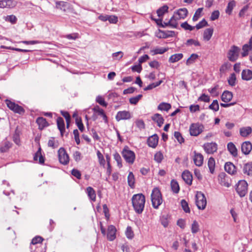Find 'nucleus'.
<instances>
[{"label":"nucleus","instance_id":"f257e3e1","mask_svg":"<svg viewBox=\"0 0 252 252\" xmlns=\"http://www.w3.org/2000/svg\"><path fill=\"white\" fill-rule=\"evenodd\" d=\"M131 200L132 206L135 212L138 214H141L145 207V196L141 193L134 194Z\"/></svg>","mask_w":252,"mask_h":252},{"label":"nucleus","instance_id":"f03ea898","mask_svg":"<svg viewBox=\"0 0 252 252\" xmlns=\"http://www.w3.org/2000/svg\"><path fill=\"white\" fill-rule=\"evenodd\" d=\"M152 205L155 209H158L162 202L161 194L158 188H155L151 194Z\"/></svg>","mask_w":252,"mask_h":252},{"label":"nucleus","instance_id":"7ed1b4c3","mask_svg":"<svg viewBox=\"0 0 252 252\" xmlns=\"http://www.w3.org/2000/svg\"><path fill=\"white\" fill-rule=\"evenodd\" d=\"M195 203L199 210H203L206 208L207 200L205 195L201 191H197Z\"/></svg>","mask_w":252,"mask_h":252},{"label":"nucleus","instance_id":"20e7f679","mask_svg":"<svg viewBox=\"0 0 252 252\" xmlns=\"http://www.w3.org/2000/svg\"><path fill=\"white\" fill-rule=\"evenodd\" d=\"M122 155L125 160L129 164H132L135 160V156L134 153L129 150L127 148H125L122 151Z\"/></svg>","mask_w":252,"mask_h":252},{"label":"nucleus","instance_id":"39448f33","mask_svg":"<svg viewBox=\"0 0 252 252\" xmlns=\"http://www.w3.org/2000/svg\"><path fill=\"white\" fill-rule=\"evenodd\" d=\"M240 49L235 45L231 46L227 53V58L229 61L235 62L238 58Z\"/></svg>","mask_w":252,"mask_h":252},{"label":"nucleus","instance_id":"423d86ee","mask_svg":"<svg viewBox=\"0 0 252 252\" xmlns=\"http://www.w3.org/2000/svg\"><path fill=\"white\" fill-rule=\"evenodd\" d=\"M236 189L240 197L245 196L248 192V184L246 181L245 180L240 181L238 183Z\"/></svg>","mask_w":252,"mask_h":252},{"label":"nucleus","instance_id":"0eeeda50","mask_svg":"<svg viewBox=\"0 0 252 252\" xmlns=\"http://www.w3.org/2000/svg\"><path fill=\"white\" fill-rule=\"evenodd\" d=\"M204 126L199 123L192 124L189 127V132L191 135L196 136L203 130Z\"/></svg>","mask_w":252,"mask_h":252},{"label":"nucleus","instance_id":"6e6552de","mask_svg":"<svg viewBox=\"0 0 252 252\" xmlns=\"http://www.w3.org/2000/svg\"><path fill=\"white\" fill-rule=\"evenodd\" d=\"M58 158L60 162L62 164L66 165L68 163L69 156L63 148H60L58 150Z\"/></svg>","mask_w":252,"mask_h":252},{"label":"nucleus","instance_id":"1a4fd4ad","mask_svg":"<svg viewBox=\"0 0 252 252\" xmlns=\"http://www.w3.org/2000/svg\"><path fill=\"white\" fill-rule=\"evenodd\" d=\"M203 148L205 151L209 154H213L217 150V145L215 143H207L204 144Z\"/></svg>","mask_w":252,"mask_h":252},{"label":"nucleus","instance_id":"9d476101","mask_svg":"<svg viewBox=\"0 0 252 252\" xmlns=\"http://www.w3.org/2000/svg\"><path fill=\"white\" fill-rule=\"evenodd\" d=\"M131 117V114L129 111H119L116 116V120L117 121H120L123 120H128L130 119Z\"/></svg>","mask_w":252,"mask_h":252},{"label":"nucleus","instance_id":"9b49d317","mask_svg":"<svg viewBox=\"0 0 252 252\" xmlns=\"http://www.w3.org/2000/svg\"><path fill=\"white\" fill-rule=\"evenodd\" d=\"M193 160L194 164L197 166H201L203 162L204 158L203 155L196 151L193 152Z\"/></svg>","mask_w":252,"mask_h":252},{"label":"nucleus","instance_id":"f8f14e48","mask_svg":"<svg viewBox=\"0 0 252 252\" xmlns=\"http://www.w3.org/2000/svg\"><path fill=\"white\" fill-rule=\"evenodd\" d=\"M252 150V145L249 141H246L242 143L241 145V151L245 155L250 154Z\"/></svg>","mask_w":252,"mask_h":252},{"label":"nucleus","instance_id":"ddd939ff","mask_svg":"<svg viewBox=\"0 0 252 252\" xmlns=\"http://www.w3.org/2000/svg\"><path fill=\"white\" fill-rule=\"evenodd\" d=\"M158 141V137L157 134H154L148 139L147 143L149 147L155 148L157 147Z\"/></svg>","mask_w":252,"mask_h":252},{"label":"nucleus","instance_id":"4468645a","mask_svg":"<svg viewBox=\"0 0 252 252\" xmlns=\"http://www.w3.org/2000/svg\"><path fill=\"white\" fill-rule=\"evenodd\" d=\"M188 13V10L186 8H180L174 12V14L178 20L184 19Z\"/></svg>","mask_w":252,"mask_h":252},{"label":"nucleus","instance_id":"2eb2a0df","mask_svg":"<svg viewBox=\"0 0 252 252\" xmlns=\"http://www.w3.org/2000/svg\"><path fill=\"white\" fill-rule=\"evenodd\" d=\"M116 229L113 225H110L108 228L107 238L109 241H113L116 238Z\"/></svg>","mask_w":252,"mask_h":252},{"label":"nucleus","instance_id":"dca6fc26","mask_svg":"<svg viewBox=\"0 0 252 252\" xmlns=\"http://www.w3.org/2000/svg\"><path fill=\"white\" fill-rule=\"evenodd\" d=\"M224 169L226 172L233 175L236 172L235 165L231 162H227L224 165Z\"/></svg>","mask_w":252,"mask_h":252},{"label":"nucleus","instance_id":"f3484780","mask_svg":"<svg viewBox=\"0 0 252 252\" xmlns=\"http://www.w3.org/2000/svg\"><path fill=\"white\" fill-rule=\"evenodd\" d=\"M182 178L185 182L188 185H190L192 184V176L191 174L188 171H185L182 173Z\"/></svg>","mask_w":252,"mask_h":252},{"label":"nucleus","instance_id":"a211bd4d","mask_svg":"<svg viewBox=\"0 0 252 252\" xmlns=\"http://www.w3.org/2000/svg\"><path fill=\"white\" fill-rule=\"evenodd\" d=\"M152 119L155 122H156L159 127H160L163 124L164 119L162 116L158 113L154 114L152 117Z\"/></svg>","mask_w":252,"mask_h":252},{"label":"nucleus","instance_id":"6ab92c4d","mask_svg":"<svg viewBox=\"0 0 252 252\" xmlns=\"http://www.w3.org/2000/svg\"><path fill=\"white\" fill-rule=\"evenodd\" d=\"M242 79L249 81L252 79V71L250 69L243 70L242 72Z\"/></svg>","mask_w":252,"mask_h":252},{"label":"nucleus","instance_id":"aec40b11","mask_svg":"<svg viewBox=\"0 0 252 252\" xmlns=\"http://www.w3.org/2000/svg\"><path fill=\"white\" fill-rule=\"evenodd\" d=\"M252 132V128L250 126L243 127L240 128V134L242 137H247Z\"/></svg>","mask_w":252,"mask_h":252},{"label":"nucleus","instance_id":"412c9836","mask_svg":"<svg viewBox=\"0 0 252 252\" xmlns=\"http://www.w3.org/2000/svg\"><path fill=\"white\" fill-rule=\"evenodd\" d=\"M227 149L233 157H235L237 156V149L235 145L232 142H229L227 144Z\"/></svg>","mask_w":252,"mask_h":252},{"label":"nucleus","instance_id":"4be33fe9","mask_svg":"<svg viewBox=\"0 0 252 252\" xmlns=\"http://www.w3.org/2000/svg\"><path fill=\"white\" fill-rule=\"evenodd\" d=\"M243 171L244 174L252 176V162L245 164L244 165Z\"/></svg>","mask_w":252,"mask_h":252},{"label":"nucleus","instance_id":"5701e85b","mask_svg":"<svg viewBox=\"0 0 252 252\" xmlns=\"http://www.w3.org/2000/svg\"><path fill=\"white\" fill-rule=\"evenodd\" d=\"M233 97L232 94L229 91H224L221 96V100L224 102H228Z\"/></svg>","mask_w":252,"mask_h":252},{"label":"nucleus","instance_id":"b1692460","mask_svg":"<svg viewBox=\"0 0 252 252\" xmlns=\"http://www.w3.org/2000/svg\"><path fill=\"white\" fill-rule=\"evenodd\" d=\"M183 58V54L182 53H178L172 55L169 58V62L170 63H174L181 60Z\"/></svg>","mask_w":252,"mask_h":252},{"label":"nucleus","instance_id":"393cba45","mask_svg":"<svg viewBox=\"0 0 252 252\" xmlns=\"http://www.w3.org/2000/svg\"><path fill=\"white\" fill-rule=\"evenodd\" d=\"M36 121L39 126V129H42L48 126V124L46 119L43 117H38Z\"/></svg>","mask_w":252,"mask_h":252},{"label":"nucleus","instance_id":"a878e982","mask_svg":"<svg viewBox=\"0 0 252 252\" xmlns=\"http://www.w3.org/2000/svg\"><path fill=\"white\" fill-rule=\"evenodd\" d=\"M213 33V29L212 28H208L206 29L203 33V39L205 41H209Z\"/></svg>","mask_w":252,"mask_h":252},{"label":"nucleus","instance_id":"bb28decb","mask_svg":"<svg viewBox=\"0 0 252 252\" xmlns=\"http://www.w3.org/2000/svg\"><path fill=\"white\" fill-rule=\"evenodd\" d=\"M57 123L58 127L61 132V135H63V132L65 129L64 120L62 118L59 117L57 119Z\"/></svg>","mask_w":252,"mask_h":252},{"label":"nucleus","instance_id":"cd10ccee","mask_svg":"<svg viewBox=\"0 0 252 252\" xmlns=\"http://www.w3.org/2000/svg\"><path fill=\"white\" fill-rule=\"evenodd\" d=\"M68 4L66 2L63 1H57L56 2V7L63 11H65L68 7Z\"/></svg>","mask_w":252,"mask_h":252},{"label":"nucleus","instance_id":"c85d7f7f","mask_svg":"<svg viewBox=\"0 0 252 252\" xmlns=\"http://www.w3.org/2000/svg\"><path fill=\"white\" fill-rule=\"evenodd\" d=\"M87 193L89 198L93 201H94L96 198V194L95 190L91 187H89L86 189Z\"/></svg>","mask_w":252,"mask_h":252},{"label":"nucleus","instance_id":"c756f323","mask_svg":"<svg viewBox=\"0 0 252 252\" xmlns=\"http://www.w3.org/2000/svg\"><path fill=\"white\" fill-rule=\"evenodd\" d=\"M33 159L35 161H37L38 159L39 163L40 164H42L44 162V159L43 157L41 155L40 148H39L38 150L35 154L33 157Z\"/></svg>","mask_w":252,"mask_h":252},{"label":"nucleus","instance_id":"7c9ffc66","mask_svg":"<svg viewBox=\"0 0 252 252\" xmlns=\"http://www.w3.org/2000/svg\"><path fill=\"white\" fill-rule=\"evenodd\" d=\"M190 228L191 233L193 234H196L199 231L200 226L198 222L196 220L193 221L191 225Z\"/></svg>","mask_w":252,"mask_h":252},{"label":"nucleus","instance_id":"2f4dec72","mask_svg":"<svg viewBox=\"0 0 252 252\" xmlns=\"http://www.w3.org/2000/svg\"><path fill=\"white\" fill-rule=\"evenodd\" d=\"M236 5V2L234 0H231L227 4L226 8L225 9V12L228 15H231L232 10Z\"/></svg>","mask_w":252,"mask_h":252},{"label":"nucleus","instance_id":"473e14b6","mask_svg":"<svg viewBox=\"0 0 252 252\" xmlns=\"http://www.w3.org/2000/svg\"><path fill=\"white\" fill-rule=\"evenodd\" d=\"M198 56L196 54H192L187 59L186 62L187 65L189 66L193 64L198 59Z\"/></svg>","mask_w":252,"mask_h":252},{"label":"nucleus","instance_id":"72a5a7b5","mask_svg":"<svg viewBox=\"0 0 252 252\" xmlns=\"http://www.w3.org/2000/svg\"><path fill=\"white\" fill-rule=\"evenodd\" d=\"M168 50V48L156 47L151 50L153 55L162 54Z\"/></svg>","mask_w":252,"mask_h":252},{"label":"nucleus","instance_id":"f704fd0d","mask_svg":"<svg viewBox=\"0 0 252 252\" xmlns=\"http://www.w3.org/2000/svg\"><path fill=\"white\" fill-rule=\"evenodd\" d=\"M178 19L177 18L176 15L174 14L173 16L171 18L170 20L168 22V24H169V26L173 28H176L178 26Z\"/></svg>","mask_w":252,"mask_h":252},{"label":"nucleus","instance_id":"c9c22d12","mask_svg":"<svg viewBox=\"0 0 252 252\" xmlns=\"http://www.w3.org/2000/svg\"><path fill=\"white\" fill-rule=\"evenodd\" d=\"M208 166L209 168L210 173L213 174L215 171V161L214 158H209L208 161Z\"/></svg>","mask_w":252,"mask_h":252},{"label":"nucleus","instance_id":"e433bc0d","mask_svg":"<svg viewBox=\"0 0 252 252\" xmlns=\"http://www.w3.org/2000/svg\"><path fill=\"white\" fill-rule=\"evenodd\" d=\"M168 7L166 5L160 7L157 11L158 16L159 18L162 17L165 12L168 11Z\"/></svg>","mask_w":252,"mask_h":252},{"label":"nucleus","instance_id":"4c0bfd02","mask_svg":"<svg viewBox=\"0 0 252 252\" xmlns=\"http://www.w3.org/2000/svg\"><path fill=\"white\" fill-rule=\"evenodd\" d=\"M43 239L40 236H36L33 238L32 241V245L31 246V249L32 250L34 248L35 249V245L40 243L42 242Z\"/></svg>","mask_w":252,"mask_h":252},{"label":"nucleus","instance_id":"58836bf2","mask_svg":"<svg viewBox=\"0 0 252 252\" xmlns=\"http://www.w3.org/2000/svg\"><path fill=\"white\" fill-rule=\"evenodd\" d=\"M59 142L55 139L54 138L51 137L48 141V146L53 149L57 148L59 146Z\"/></svg>","mask_w":252,"mask_h":252},{"label":"nucleus","instance_id":"ea45409f","mask_svg":"<svg viewBox=\"0 0 252 252\" xmlns=\"http://www.w3.org/2000/svg\"><path fill=\"white\" fill-rule=\"evenodd\" d=\"M171 108V106L169 103L162 102L159 104L158 109L161 111H168Z\"/></svg>","mask_w":252,"mask_h":252},{"label":"nucleus","instance_id":"a19ab883","mask_svg":"<svg viewBox=\"0 0 252 252\" xmlns=\"http://www.w3.org/2000/svg\"><path fill=\"white\" fill-rule=\"evenodd\" d=\"M171 187L172 190L175 193H177L179 192L180 188L178 182L174 180H172L171 182Z\"/></svg>","mask_w":252,"mask_h":252},{"label":"nucleus","instance_id":"79ce46f5","mask_svg":"<svg viewBox=\"0 0 252 252\" xmlns=\"http://www.w3.org/2000/svg\"><path fill=\"white\" fill-rule=\"evenodd\" d=\"M252 49V47L248 45V44H245L242 48L243 52L242 55L243 57L247 56L248 55L249 52Z\"/></svg>","mask_w":252,"mask_h":252},{"label":"nucleus","instance_id":"37998d69","mask_svg":"<svg viewBox=\"0 0 252 252\" xmlns=\"http://www.w3.org/2000/svg\"><path fill=\"white\" fill-rule=\"evenodd\" d=\"M236 77L235 73H231L228 78V83L231 86H234L236 84Z\"/></svg>","mask_w":252,"mask_h":252},{"label":"nucleus","instance_id":"c03bdc74","mask_svg":"<svg viewBox=\"0 0 252 252\" xmlns=\"http://www.w3.org/2000/svg\"><path fill=\"white\" fill-rule=\"evenodd\" d=\"M5 21L9 22L11 24H15L17 22V19L16 17L13 15H7L3 17Z\"/></svg>","mask_w":252,"mask_h":252},{"label":"nucleus","instance_id":"a18cd8bd","mask_svg":"<svg viewBox=\"0 0 252 252\" xmlns=\"http://www.w3.org/2000/svg\"><path fill=\"white\" fill-rule=\"evenodd\" d=\"M134 177L132 172H130L127 177V181L128 185L132 188L134 187Z\"/></svg>","mask_w":252,"mask_h":252},{"label":"nucleus","instance_id":"49530a36","mask_svg":"<svg viewBox=\"0 0 252 252\" xmlns=\"http://www.w3.org/2000/svg\"><path fill=\"white\" fill-rule=\"evenodd\" d=\"M97 156L98 158V161L100 165H102L103 167H104L105 165V160L103 155L100 153L99 151H97Z\"/></svg>","mask_w":252,"mask_h":252},{"label":"nucleus","instance_id":"de8ad7c7","mask_svg":"<svg viewBox=\"0 0 252 252\" xmlns=\"http://www.w3.org/2000/svg\"><path fill=\"white\" fill-rule=\"evenodd\" d=\"M5 0V8H13L15 7L17 2L13 0Z\"/></svg>","mask_w":252,"mask_h":252},{"label":"nucleus","instance_id":"09e8293b","mask_svg":"<svg viewBox=\"0 0 252 252\" xmlns=\"http://www.w3.org/2000/svg\"><path fill=\"white\" fill-rule=\"evenodd\" d=\"M162 82V80H160L158 82L156 83H153L150 85H149L147 87L144 89V91H148L150 90H152L158 86H159Z\"/></svg>","mask_w":252,"mask_h":252},{"label":"nucleus","instance_id":"8fccbe9b","mask_svg":"<svg viewBox=\"0 0 252 252\" xmlns=\"http://www.w3.org/2000/svg\"><path fill=\"white\" fill-rule=\"evenodd\" d=\"M181 206L186 213H189L190 209L189 207L188 203L185 199H182L181 201Z\"/></svg>","mask_w":252,"mask_h":252},{"label":"nucleus","instance_id":"3c124183","mask_svg":"<svg viewBox=\"0 0 252 252\" xmlns=\"http://www.w3.org/2000/svg\"><path fill=\"white\" fill-rule=\"evenodd\" d=\"M12 110L15 113H17L19 114H24L25 112V110L23 109V108L19 106L17 104H16L15 106L14 107L13 109Z\"/></svg>","mask_w":252,"mask_h":252},{"label":"nucleus","instance_id":"603ef678","mask_svg":"<svg viewBox=\"0 0 252 252\" xmlns=\"http://www.w3.org/2000/svg\"><path fill=\"white\" fill-rule=\"evenodd\" d=\"M163 158V156L160 152L156 153L154 156V159L158 163H160Z\"/></svg>","mask_w":252,"mask_h":252},{"label":"nucleus","instance_id":"864d4df0","mask_svg":"<svg viewBox=\"0 0 252 252\" xmlns=\"http://www.w3.org/2000/svg\"><path fill=\"white\" fill-rule=\"evenodd\" d=\"M114 158L117 161L118 166L120 168L122 166V158L119 153L116 152L113 155Z\"/></svg>","mask_w":252,"mask_h":252},{"label":"nucleus","instance_id":"5fc2aeb1","mask_svg":"<svg viewBox=\"0 0 252 252\" xmlns=\"http://www.w3.org/2000/svg\"><path fill=\"white\" fill-rule=\"evenodd\" d=\"M142 97V94H139L135 97H131L129 99V102L131 104H136L139 100Z\"/></svg>","mask_w":252,"mask_h":252},{"label":"nucleus","instance_id":"6e6d98bb","mask_svg":"<svg viewBox=\"0 0 252 252\" xmlns=\"http://www.w3.org/2000/svg\"><path fill=\"white\" fill-rule=\"evenodd\" d=\"M209 108L215 111H217L219 109V105L217 100H213L212 104L209 106Z\"/></svg>","mask_w":252,"mask_h":252},{"label":"nucleus","instance_id":"4d7b16f0","mask_svg":"<svg viewBox=\"0 0 252 252\" xmlns=\"http://www.w3.org/2000/svg\"><path fill=\"white\" fill-rule=\"evenodd\" d=\"M11 146V144L9 142L5 141L4 146L0 147V151L2 153L5 152L9 149Z\"/></svg>","mask_w":252,"mask_h":252},{"label":"nucleus","instance_id":"13d9d810","mask_svg":"<svg viewBox=\"0 0 252 252\" xmlns=\"http://www.w3.org/2000/svg\"><path fill=\"white\" fill-rule=\"evenodd\" d=\"M203 10V8H199L195 12L193 17L192 18V20L193 21H196L200 17L201 13Z\"/></svg>","mask_w":252,"mask_h":252},{"label":"nucleus","instance_id":"bf43d9fd","mask_svg":"<svg viewBox=\"0 0 252 252\" xmlns=\"http://www.w3.org/2000/svg\"><path fill=\"white\" fill-rule=\"evenodd\" d=\"M96 101L103 106L106 107L107 105V103L105 101L104 99L101 96H97L96 98Z\"/></svg>","mask_w":252,"mask_h":252},{"label":"nucleus","instance_id":"052dcab7","mask_svg":"<svg viewBox=\"0 0 252 252\" xmlns=\"http://www.w3.org/2000/svg\"><path fill=\"white\" fill-rule=\"evenodd\" d=\"M136 126L140 129H144L145 128V123L142 120H137L135 121Z\"/></svg>","mask_w":252,"mask_h":252},{"label":"nucleus","instance_id":"680f3d73","mask_svg":"<svg viewBox=\"0 0 252 252\" xmlns=\"http://www.w3.org/2000/svg\"><path fill=\"white\" fill-rule=\"evenodd\" d=\"M174 137L180 143H182L184 142V139L179 132L175 131L174 132Z\"/></svg>","mask_w":252,"mask_h":252},{"label":"nucleus","instance_id":"e2e57ef3","mask_svg":"<svg viewBox=\"0 0 252 252\" xmlns=\"http://www.w3.org/2000/svg\"><path fill=\"white\" fill-rule=\"evenodd\" d=\"M181 27L185 30H189L190 31H192L194 28V27L189 25L187 22L183 23L181 25Z\"/></svg>","mask_w":252,"mask_h":252},{"label":"nucleus","instance_id":"0e129e2a","mask_svg":"<svg viewBox=\"0 0 252 252\" xmlns=\"http://www.w3.org/2000/svg\"><path fill=\"white\" fill-rule=\"evenodd\" d=\"M220 16V12L219 10L214 11L211 15L210 19L211 21H215L218 19Z\"/></svg>","mask_w":252,"mask_h":252},{"label":"nucleus","instance_id":"69168bd1","mask_svg":"<svg viewBox=\"0 0 252 252\" xmlns=\"http://www.w3.org/2000/svg\"><path fill=\"white\" fill-rule=\"evenodd\" d=\"M126 235L127 238L131 239L133 237V233L131 227L128 226L126 228Z\"/></svg>","mask_w":252,"mask_h":252},{"label":"nucleus","instance_id":"338daca9","mask_svg":"<svg viewBox=\"0 0 252 252\" xmlns=\"http://www.w3.org/2000/svg\"><path fill=\"white\" fill-rule=\"evenodd\" d=\"M207 22L205 19H203L196 25L195 27L197 30H199L207 26Z\"/></svg>","mask_w":252,"mask_h":252},{"label":"nucleus","instance_id":"774afa93","mask_svg":"<svg viewBox=\"0 0 252 252\" xmlns=\"http://www.w3.org/2000/svg\"><path fill=\"white\" fill-rule=\"evenodd\" d=\"M124 55V54L121 51H119L114 53L112 54V57L115 60H120L121 59Z\"/></svg>","mask_w":252,"mask_h":252}]
</instances>
